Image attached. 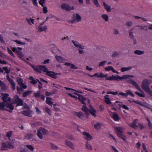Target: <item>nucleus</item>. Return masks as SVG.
<instances>
[{"mask_svg":"<svg viewBox=\"0 0 152 152\" xmlns=\"http://www.w3.org/2000/svg\"><path fill=\"white\" fill-rule=\"evenodd\" d=\"M122 80L123 79L125 80L127 82L131 83L140 92H142V91L139 86L137 83L132 79L130 78V77H133V75H124L122 76Z\"/></svg>","mask_w":152,"mask_h":152,"instance_id":"f257e3e1","label":"nucleus"},{"mask_svg":"<svg viewBox=\"0 0 152 152\" xmlns=\"http://www.w3.org/2000/svg\"><path fill=\"white\" fill-rule=\"evenodd\" d=\"M152 82L151 80L144 79L142 82L141 87L144 90L152 96V91L150 90L149 87V85Z\"/></svg>","mask_w":152,"mask_h":152,"instance_id":"f03ea898","label":"nucleus"},{"mask_svg":"<svg viewBox=\"0 0 152 152\" xmlns=\"http://www.w3.org/2000/svg\"><path fill=\"white\" fill-rule=\"evenodd\" d=\"M90 110H88V108L85 105H83L82 108V110L85 112V113L86 115V118H88L89 113H91L94 117H96L97 116L96 115V110L91 106H90Z\"/></svg>","mask_w":152,"mask_h":152,"instance_id":"7ed1b4c3","label":"nucleus"},{"mask_svg":"<svg viewBox=\"0 0 152 152\" xmlns=\"http://www.w3.org/2000/svg\"><path fill=\"white\" fill-rule=\"evenodd\" d=\"M48 133V130L43 128H41L37 130V136L40 139H43V136L42 133L44 135L47 134Z\"/></svg>","mask_w":152,"mask_h":152,"instance_id":"20e7f679","label":"nucleus"},{"mask_svg":"<svg viewBox=\"0 0 152 152\" xmlns=\"http://www.w3.org/2000/svg\"><path fill=\"white\" fill-rule=\"evenodd\" d=\"M105 80H109L119 81L122 80V77L120 76L112 75L111 76L108 77L107 74V76L105 77Z\"/></svg>","mask_w":152,"mask_h":152,"instance_id":"39448f33","label":"nucleus"},{"mask_svg":"<svg viewBox=\"0 0 152 152\" xmlns=\"http://www.w3.org/2000/svg\"><path fill=\"white\" fill-rule=\"evenodd\" d=\"M114 129L117 136L119 137H121L124 129V128L122 126L115 127Z\"/></svg>","mask_w":152,"mask_h":152,"instance_id":"423d86ee","label":"nucleus"},{"mask_svg":"<svg viewBox=\"0 0 152 152\" xmlns=\"http://www.w3.org/2000/svg\"><path fill=\"white\" fill-rule=\"evenodd\" d=\"M72 18L73 19V20L72 21V23H73L75 21L77 22H80L82 20L81 17L78 13L74 14Z\"/></svg>","mask_w":152,"mask_h":152,"instance_id":"0eeeda50","label":"nucleus"},{"mask_svg":"<svg viewBox=\"0 0 152 152\" xmlns=\"http://www.w3.org/2000/svg\"><path fill=\"white\" fill-rule=\"evenodd\" d=\"M61 7L63 10H65L68 11H70L71 10H73L74 9V7L73 6L71 7L68 4L65 3L62 4Z\"/></svg>","mask_w":152,"mask_h":152,"instance_id":"6e6552de","label":"nucleus"},{"mask_svg":"<svg viewBox=\"0 0 152 152\" xmlns=\"http://www.w3.org/2000/svg\"><path fill=\"white\" fill-rule=\"evenodd\" d=\"M14 98L16 102L17 103V106H22L23 105V101L19 96L15 95L14 96Z\"/></svg>","mask_w":152,"mask_h":152,"instance_id":"1a4fd4ad","label":"nucleus"},{"mask_svg":"<svg viewBox=\"0 0 152 152\" xmlns=\"http://www.w3.org/2000/svg\"><path fill=\"white\" fill-rule=\"evenodd\" d=\"M74 94L78 96V99L83 104H85V102L87 101H88V102H90V101L88 99L84 98L82 95H80L76 92H74Z\"/></svg>","mask_w":152,"mask_h":152,"instance_id":"9d476101","label":"nucleus"},{"mask_svg":"<svg viewBox=\"0 0 152 152\" xmlns=\"http://www.w3.org/2000/svg\"><path fill=\"white\" fill-rule=\"evenodd\" d=\"M45 23V22H44L43 23L40 24L38 27L37 29L39 31L41 32L43 31H46L47 30V28L46 25H44L43 26H42Z\"/></svg>","mask_w":152,"mask_h":152,"instance_id":"9b49d317","label":"nucleus"},{"mask_svg":"<svg viewBox=\"0 0 152 152\" xmlns=\"http://www.w3.org/2000/svg\"><path fill=\"white\" fill-rule=\"evenodd\" d=\"M83 134L84 138L88 141L90 140L93 139L92 136L88 132H83Z\"/></svg>","mask_w":152,"mask_h":152,"instance_id":"f8f14e48","label":"nucleus"},{"mask_svg":"<svg viewBox=\"0 0 152 152\" xmlns=\"http://www.w3.org/2000/svg\"><path fill=\"white\" fill-rule=\"evenodd\" d=\"M21 113L25 116L29 117H31L33 115V112L30 110L23 111Z\"/></svg>","mask_w":152,"mask_h":152,"instance_id":"ddd939ff","label":"nucleus"},{"mask_svg":"<svg viewBox=\"0 0 152 152\" xmlns=\"http://www.w3.org/2000/svg\"><path fill=\"white\" fill-rule=\"evenodd\" d=\"M2 99L5 103H6L7 101H10V98L9 97V95L7 94H1Z\"/></svg>","mask_w":152,"mask_h":152,"instance_id":"4468645a","label":"nucleus"},{"mask_svg":"<svg viewBox=\"0 0 152 152\" xmlns=\"http://www.w3.org/2000/svg\"><path fill=\"white\" fill-rule=\"evenodd\" d=\"M72 42L75 47L79 49H84V47L83 45L80 44L78 42L74 40H72Z\"/></svg>","mask_w":152,"mask_h":152,"instance_id":"2eb2a0df","label":"nucleus"},{"mask_svg":"<svg viewBox=\"0 0 152 152\" xmlns=\"http://www.w3.org/2000/svg\"><path fill=\"white\" fill-rule=\"evenodd\" d=\"M5 107L6 108H5V110H7L10 112H11L12 110L14 108L13 105L11 104H5Z\"/></svg>","mask_w":152,"mask_h":152,"instance_id":"dca6fc26","label":"nucleus"},{"mask_svg":"<svg viewBox=\"0 0 152 152\" xmlns=\"http://www.w3.org/2000/svg\"><path fill=\"white\" fill-rule=\"evenodd\" d=\"M103 4L104 9L107 12H111V7L110 5L106 3L105 2H103Z\"/></svg>","mask_w":152,"mask_h":152,"instance_id":"f3484780","label":"nucleus"},{"mask_svg":"<svg viewBox=\"0 0 152 152\" xmlns=\"http://www.w3.org/2000/svg\"><path fill=\"white\" fill-rule=\"evenodd\" d=\"M47 75L52 77L53 78L56 79L57 77L55 76V73L54 72L48 71L46 73Z\"/></svg>","mask_w":152,"mask_h":152,"instance_id":"a211bd4d","label":"nucleus"},{"mask_svg":"<svg viewBox=\"0 0 152 152\" xmlns=\"http://www.w3.org/2000/svg\"><path fill=\"white\" fill-rule=\"evenodd\" d=\"M105 71H112L113 72L116 73L118 74H119V72H118L116 71L113 67L111 66H109L107 67H105Z\"/></svg>","mask_w":152,"mask_h":152,"instance_id":"6ab92c4d","label":"nucleus"},{"mask_svg":"<svg viewBox=\"0 0 152 152\" xmlns=\"http://www.w3.org/2000/svg\"><path fill=\"white\" fill-rule=\"evenodd\" d=\"M93 76H95L98 78L105 77L107 76V74L104 75L102 72H100L95 73Z\"/></svg>","mask_w":152,"mask_h":152,"instance_id":"aec40b11","label":"nucleus"},{"mask_svg":"<svg viewBox=\"0 0 152 152\" xmlns=\"http://www.w3.org/2000/svg\"><path fill=\"white\" fill-rule=\"evenodd\" d=\"M65 145L67 146L70 147L72 149H74L75 147L74 145L72 142L67 140H65Z\"/></svg>","mask_w":152,"mask_h":152,"instance_id":"412c9836","label":"nucleus"},{"mask_svg":"<svg viewBox=\"0 0 152 152\" xmlns=\"http://www.w3.org/2000/svg\"><path fill=\"white\" fill-rule=\"evenodd\" d=\"M55 58L57 61L59 63H63L65 61V59L61 56H56Z\"/></svg>","mask_w":152,"mask_h":152,"instance_id":"4be33fe9","label":"nucleus"},{"mask_svg":"<svg viewBox=\"0 0 152 152\" xmlns=\"http://www.w3.org/2000/svg\"><path fill=\"white\" fill-rule=\"evenodd\" d=\"M26 20L30 25H34V19L31 18H26Z\"/></svg>","mask_w":152,"mask_h":152,"instance_id":"5701e85b","label":"nucleus"},{"mask_svg":"<svg viewBox=\"0 0 152 152\" xmlns=\"http://www.w3.org/2000/svg\"><path fill=\"white\" fill-rule=\"evenodd\" d=\"M137 119H135L133 121V123L130 124V126L134 129H136L138 128V126L136 125Z\"/></svg>","mask_w":152,"mask_h":152,"instance_id":"b1692460","label":"nucleus"},{"mask_svg":"<svg viewBox=\"0 0 152 152\" xmlns=\"http://www.w3.org/2000/svg\"><path fill=\"white\" fill-rule=\"evenodd\" d=\"M103 126V124L100 123H97L94 125L95 129L98 130L100 129Z\"/></svg>","mask_w":152,"mask_h":152,"instance_id":"393cba45","label":"nucleus"},{"mask_svg":"<svg viewBox=\"0 0 152 152\" xmlns=\"http://www.w3.org/2000/svg\"><path fill=\"white\" fill-rule=\"evenodd\" d=\"M8 148V145L6 143L3 142L2 143V147L1 149L2 150L4 151L7 150Z\"/></svg>","mask_w":152,"mask_h":152,"instance_id":"a878e982","label":"nucleus"},{"mask_svg":"<svg viewBox=\"0 0 152 152\" xmlns=\"http://www.w3.org/2000/svg\"><path fill=\"white\" fill-rule=\"evenodd\" d=\"M8 80L11 84L12 86V90H15V85L13 80L12 79H10Z\"/></svg>","mask_w":152,"mask_h":152,"instance_id":"bb28decb","label":"nucleus"},{"mask_svg":"<svg viewBox=\"0 0 152 152\" xmlns=\"http://www.w3.org/2000/svg\"><path fill=\"white\" fill-rule=\"evenodd\" d=\"M102 19L106 22H108L109 20V17L106 14H103L101 15Z\"/></svg>","mask_w":152,"mask_h":152,"instance_id":"cd10ccee","label":"nucleus"},{"mask_svg":"<svg viewBox=\"0 0 152 152\" xmlns=\"http://www.w3.org/2000/svg\"><path fill=\"white\" fill-rule=\"evenodd\" d=\"M132 69L131 66H129L128 67H124L121 68V72H123L125 71H129Z\"/></svg>","mask_w":152,"mask_h":152,"instance_id":"c85d7f7f","label":"nucleus"},{"mask_svg":"<svg viewBox=\"0 0 152 152\" xmlns=\"http://www.w3.org/2000/svg\"><path fill=\"white\" fill-rule=\"evenodd\" d=\"M12 51L15 53H16L18 55L22 53L21 51L17 49V48L15 47H13L12 48Z\"/></svg>","mask_w":152,"mask_h":152,"instance_id":"c756f323","label":"nucleus"},{"mask_svg":"<svg viewBox=\"0 0 152 152\" xmlns=\"http://www.w3.org/2000/svg\"><path fill=\"white\" fill-rule=\"evenodd\" d=\"M32 68L34 69V70L37 72L41 73V72L40 71V66H34L32 65H31Z\"/></svg>","mask_w":152,"mask_h":152,"instance_id":"7c9ffc66","label":"nucleus"},{"mask_svg":"<svg viewBox=\"0 0 152 152\" xmlns=\"http://www.w3.org/2000/svg\"><path fill=\"white\" fill-rule=\"evenodd\" d=\"M46 102L47 104L51 106H52L53 105V102L51 101V98L50 97H47Z\"/></svg>","mask_w":152,"mask_h":152,"instance_id":"2f4dec72","label":"nucleus"},{"mask_svg":"<svg viewBox=\"0 0 152 152\" xmlns=\"http://www.w3.org/2000/svg\"><path fill=\"white\" fill-rule=\"evenodd\" d=\"M113 118L115 121H118L119 119V118L118 114L115 113L113 115Z\"/></svg>","mask_w":152,"mask_h":152,"instance_id":"473e14b6","label":"nucleus"},{"mask_svg":"<svg viewBox=\"0 0 152 152\" xmlns=\"http://www.w3.org/2000/svg\"><path fill=\"white\" fill-rule=\"evenodd\" d=\"M33 135L31 133L27 134L25 136V138L26 140H29L33 137Z\"/></svg>","mask_w":152,"mask_h":152,"instance_id":"72a5a7b5","label":"nucleus"},{"mask_svg":"<svg viewBox=\"0 0 152 152\" xmlns=\"http://www.w3.org/2000/svg\"><path fill=\"white\" fill-rule=\"evenodd\" d=\"M40 71L41 72V71H42L46 73L48 71L47 68L45 66L43 65H40Z\"/></svg>","mask_w":152,"mask_h":152,"instance_id":"f704fd0d","label":"nucleus"},{"mask_svg":"<svg viewBox=\"0 0 152 152\" xmlns=\"http://www.w3.org/2000/svg\"><path fill=\"white\" fill-rule=\"evenodd\" d=\"M134 53L136 54L140 55L144 54L145 53V52L142 50H137L134 51Z\"/></svg>","mask_w":152,"mask_h":152,"instance_id":"c9c22d12","label":"nucleus"},{"mask_svg":"<svg viewBox=\"0 0 152 152\" xmlns=\"http://www.w3.org/2000/svg\"><path fill=\"white\" fill-rule=\"evenodd\" d=\"M75 114L80 118L83 119L84 117V114L81 112H76L75 113Z\"/></svg>","mask_w":152,"mask_h":152,"instance_id":"e433bc0d","label":"nucleus"},{"mask_svg":"<svg viewBox=\"0 0 152 152\" xmlns=\"http://www.w3.org/2000/svg\"><path fill=\"white\" fill-rule=\"evenodd\" d=\"M5 103L1 102H0V110H5Z\"/></svg>","mask_w":152,"mask_h":152,"instance_id":"4c0bfd02","label":"nucleus"},{"mask_svg":"<svg viewBox=\"0 0 152 152\" xmlns=\"http://www.w3.org/2000/svg\"><path fill=\"white\" fill-rule=\"evenodd\" d=\"M32 92L31 91H27L25 92H24L23 94V96L24 97H26L28 96Z\"/></svg>","mask_w":152,"mask_h":152,"instance_id":"58836bf2","label":"nucleus"},{"mask_svg":"<svg viewBox=\"0 0 152 152\" xmlns=\"http://www.w3.org/2000/svg\"><path fill=\"white\" fill-rule=\"evenodd\" d=\"M86 146L87 149L89 150H92V147L91 145L88 143V142H86Z\"/></svg>","mask_w":152,"mask_h":152,"instance_id":"ea45409f","label":"nucleus"},{"mask_svg":"<svg viewBox=\"0 0 152 152\" xmlns=\"http://www.w3.org/2000/svg\"><path fill=\"white\" fill-rule=\"evenodd\" d=\"M13 41L15 42L16 44L19 45H24L26 44L25 42H22L20 40L17 39L13 40Z\"/></svg>","mask_w":152,"mask_h":152,"instance_id":"a19ab883","label":"nucleus"},{"mask_svg":"<svg viewBox=\"0 0 152 152\" xmlns=\"http://www.w3.org/2000/svg\"><path fill=\"white\" fill-rule=\"evenodd\" d=\"M0 86L2 89H5L6 88V86L4 83L0 80Z\"/></svg>","mask_w":152,"mask_h":152,"instance_id":"79ce46f5","label":"nucleus"},{"mask_svg":"<svg viewBox=\"0 0 152 152\" xmlns=\"http://www.w3.org/2000/svg\"><path fill=\"white\" fill-rule=\"evenodd\" d=\"M95 5L97 7H99L100 4L98 2V0H92Z\"/></svg>","mask_w":152,"mask_h":152,"instance_id":"37998d69","label":"nucleus"},{"mask_svg":"<svg viewBox=\"0 0 152 152\" xmlns=\"http://www.w3.org/2000/svg\"><path fill=\"white\" fill-rule=\"evenodd\" d=\"M126 94L127 95V97L128 96V95H129L132 96V97H134V94L130 90H127L126 91Z\"/></svg>","mask_w":152,"mask_h":152,"instance_id":"c03bdc74","label":"nucleus"},{"mask_svg":"<svg viewBox=\"0 0 152 152\" xmlns=\"http://www.w3.org/2000/svg\"><path fill=\"white\" fill-rule=\"evenodd\" d=\"M19 56V58L23 60V61H25L26 62H27L25 60L24 58V56L23 54L22 53L18 55Z\"/></svg>","mask_w":152,"mask_h":152,"instance_id":"a18cd8bd","label":"nucleus"},{"mask_svg":"<svg viewBox=\"0 0 152 152\" xmlns=\"http://www.w3.org/2000/svg\"><path fill=\"white\" fill-rule=\"evenodd\" d=\"M133 102H134L137 103V104H140L142 106H144L145 107H147L146 105H147V104H144L142 103V102L140 101H135L134 100H133Z\"/></svg>","mask_w":152,"mask_h":152,"instance_id":"49530a36","label":"nucleus"},{"mask_svg":"<svg viewBox=\"0 0 152 152\" xmlns=\"http://www.w3.org/2000/svg\"><path fill=\"white\" fill-rule=\"evenodd\" d=\"M135 93L139 96L142 97H144L145 96V95L143 92H142V93H140L138 92H136Z\"/></svg>","mask_w":152,"mask_h":152,"instance_id":"de8ad7c7","label":"nucleus"},{"mask_svg":"<svg viewBox=\"0 0 152 152\" xmlns=\"http://www.w3.org/2000/svg\"><path fill=\"white\" fill-rule=\"evenodd\" d=\"M12 134V131H9L7 132L6 136L10 139Z\"/></svg>","mask_w":152,"mask_h":152,"instance_id":"09e8293b","label":"nucleus"},{"mask_svg":"<svg viewBox=\"0 0 152 152\" xmlns=\"http://www.w3.org/2000/svg\"><path fill=\"white\" fill-rule=\"evenodd\" d=\"M118 96H121L125 97L126 98L127 97V95L126 93L123 92H120L118 94Z\"/></svg>","mask_w":152,"mask_h":152,"instance_id":"8fccbe9b","label":"nucleus"},{"mask_svg":"<svg viewBox=\"0 0 152 152\" xmlns=\"http://www.w3.org/2000/svg\"><path fill=\"white\" fill-rule=\"evenodd\" d=\"M105 102L108 104H110L112 103L110 101V98H106V99H104Z\"/></svg>","mask_w":152,"mask_h":152,"instance_id":"3c124183","label":"nucleus"},{"mask_svg":"<svg viewBox=\"0 0 152 152\" xmlns=\"http://www.w3.org/2000/svg\"><path fill=\"white\" fill-rule=\"evenodd\" d=\"M50 146L51 149L53 150H57L58 149L57 146L52 143L50 144Z\"/></svg>","mask_w":152,"mask_h":152,"instance_id":"603ef678","label":"nucleus"},{"mask_svg":"<svg viewBox=\"0 0 152 152\" xmlns=\"http://www.w3.org/2000/svg\"><path fill=\"white\" fill-rule=\"evenodd\" d=\"M26 147H27L28 149H29L31 151H33L34 150V147L30 145H26Z\"/></svg>","mask_w":152,"mask_h":152,"instance_id":"864d4df0","label":"nucleus"},{"mask_svg":"<svg viewBox=\"0 0 152 152\" xmlns=\"http://www.w3.org/2000/svg\"><path fill=\"white\" fill-rule=\"evenodd\" d=\"M17 91L19 94H20L23 91V88L20 87V88L18 86L17 88Z\"/></svg>","mask_w":152,"mask_h":152,"instance_id":"5fc2aeb1","label":"nucleus"},{"mask_svg":"<svg viewBox=\"0 0 152 152\" xmlns=\"http://www.w3.org/2000/svg\"><path fill=\"white\" fill-rule=\"evenodd\" d=\"M3 69L6 73L8 74L10 73V69H8L7 67H3Z\"/></svg>","mask_w":152,"mask_h":152,"instance_id":"6e6d98bb","label":"nucleus"},{"mask_svg":"<svg viewBox=\"0 0 152 152\" xmlns=\"http://www.w3.org/2000/svg\"><path fill=\"white\" fill-rule=\"evenodd\" d=\"M107 63V61H104L101 62L99 63V66H103L106 64Z\"/></svg>","mask_w":152,"mask_h":152,"instance_id":"4d7b16f0","label":"nucleus"},{"mask_svg":"<svg viewBox=\"0 0 152 152\" xmlns=\"http://www.w3.org/2000/svg\"><path fill=\"white\" fill-rule=\"evenodd\" d=\"M17 81L20 86L23 83V80L22 79L17 78Z\"/></svg>","mask_w":152,"mask_h":152,"instance_id":"13d9d810","label":"nucleus"},{"mask_svg":"<svg viewBox=\"0 0 152 152\" xmlns=\"http://www.w3.org/2000/svg\"><path fill=\"white\" fill-rule=\"evenodd\" d=\"M7 50L8 53L10 55L12 56H13V57L14 56V54L13 53V52H12L11 50H10L8 48H7Z\"/></svg>","mask_w":152,"mask_h":152,"instance_id":"bf43d9fd","label":"nucleus"},{"mask_svg":"<svg viewBox=\"0 0 152 152\" xmlns=\"http://www.w3.org/2000/svg\"><path fill=\"white\" fill-rule=\"evenodd\" d=\"M115 103L117 104V105L121 107H122L124 104L122 102L118 101H116Z\"/></svg>","mask_w":152,"mask_h":152,"instance_id":"052dcab7","label":"nucleus"},{"mask_svg":"<svg viewBox=\"0 0 152 152\" xmlns=\"http://www.w3.org/2000/svg\"><path fill=\"white\" fill-rule=\"evenodd\" d=\"M133 28L132 29L131 31H129V35L130 37L132 38H133L134 37V36L133 34V33L132 32V31L133 30Z\"/></svg>","mask_w":152,"mask_h":152,"instance_id":"680f3d73","label":"nucleus"},{"mask_svg":"<svg viewBox=\"0 0 152 152\" xmlns=\"http://www.w3.org/2000/svg\"><path fill=\"white\" fill-rule=\"evenodd\" d=\"M46 0H40L39 1V4L42 7L43 4L45 3Z\"/></svg>","mask_w":152,"mask_h":152,"instance_id":"e2e57ef3","label":"nucleus"},{"mask_svg":"<svg viewBox=\"0 0 152 152\" xmlns=\"http://www.w3.org/2000/svg\"><path fill=\"white\" fill-rule=\"evenodd\" d=\"M109 137L110 139H113L116 142H117V140L115 139V137L112 134H109Z\"/></svg>","mask_w":152,"mask_h":152,"instance_id":"0e129e2a","label":"nucleus"},{"mask_svg":"<svg viewBox=\"0 0 152 152\" xmlns=\"http://www.w3.org/2000/svg\"><path fill=\"white\" fill-rule=\"evenodd\" d=\"M20 87L22 88L23 89H26L27 87L26 85L24 83H22L20 85Z\"/></svg>","mask_w":152,"mask_h":152,"instance_id":"69168bd1","label":"nucleus"},{"mask_svg":"<svg viewBox=\"0 0 152 152\" xmlns=\"http://www.w3.org/2000/svg\"><path fill=\"white\" fill-rule=\"evenodd\" d=\"M45 111L49 115H51V111L48 107H46L45 108Z\"/></svg>","mask_w":152,"mask_h":152,"instance_id":"338daca9","label":"nucleus"},{"mask_svg":"<svg viewBox=\"0 0 152 152\" xmlns=\"http://www.w3.org/2000/svg\"><path fill=\"white\" fill-rule=\"evenodd\" d=\"M40 91H38L37 92L34 94V96L36 97H39L40 96Z\"/></svg>","mask_w":152,"mask_h":152,"instance_id":"774afa93","label":"nucleus"}]
</instances>
